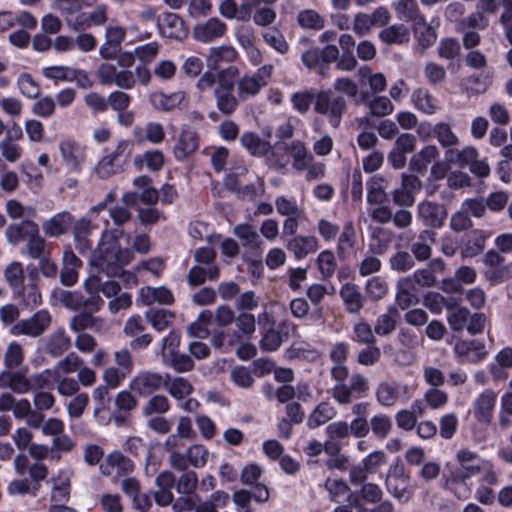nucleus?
<instances>
[{
  "label": "nucleus",
  "instance_id": "28",
  "mask_svg": "<svg viewBox=\"0 0 512 512\" xmlns=\"http://www.w3.org/2000/svg\"><path fill=\"white\" fill-rule=\"evenodd\" d=\"M418 241L411 245V255L414 260L419 262L427 261L432 255V243L436 241V233L431 229H425L420 232Z\"/></svg>",
  "mask_w": 512,
  "mask_h": 512
},
{
  "label": "nucleus",
  "instance_id": "47",
  "mask_svg": "<svg viewBox=\"0 0 512 512\" xmlns=\"http://www.w3.org/2000/svg\"><path fill=\"white\" fill-rule=\"evenodd\" d=\"M145 318L153 329L161 332L172 325L175 314L166 309L151 308L146 311Z\"/></svg>",
  "mask_w": 512,
  "mask_h": 512
},
{
  "label": "nucleus",
  "instance_id": "12",
  "mask_svg": "<svg viewBox=\"0 0 512 512\" xmlns=\"http://www.w3.org/2000/svg\"><path fill=\"white\" fill-rule=\"evenodd\" d=\"M198 134L192 128H183L173 147V154L178 161L189 159L198 149Z\"/></svg>",
  "mask_w": 512,
  "mask_h": 512
},
{
  "label": "nucleus",
  "instance_id": "56",
  "mask_svg": "<svg viewBox=\"0 0 512 512\" xmlns=\"http://www.w3.org/2000/svg\"><path fill=\"white\" fill-rule=\"evenodd\" d=\"M83 365V360L74 352L59 360L53 367V377H61L76 372Z\"/></svg>",
  "mask_w": 512,
  "mask_h": 512
},
{
  "label": "nucleus",
  "instance_id": "62",
  "mask_svg": "<svg viewBox=\"0 0 512 512\" xmlns=\"http://www.w3.org/2000/svg\"><path fill=\"white\" fill-rule=\"evenodd\" d=\"M435 138L442 148L455 147L459 144V137L452 130L450 124L438 122L435 124Z\"/></svg>",
  "mask_w": 512,
  "mask_h": 512
},
{
  "label": "nucleus",
  "instance_id": "1",
  "mask_svg": "<svg viewBox=\"0 0 512 512\" xmlns=\"http://www.w3.org/2000/svg\"><path fill=\"white\" fill-rule=\"evenodd\" d=\"M122 234V230L106 229L102 233L97 248L91 253L90 264L99 273H103L108 277L123 275L127 281L132 279L135 282V277L132 274L123 273L122 271V266L128 264L133 256L129 249L121 248L119 238Z\"/></svg>",
  "mask_w": 512,
  "mask_h": 512
},
{
  "label": "nucleus",
  "instance_id": "14",
  "mask_svg": "<svg viewBox=\"0 0 512 512\" xmlns=\"http://www.w3.org/2000/svg\"><path fill=\"white\" fill-rule=\"evenodd\" d=\"M62 160L67 168L80 171L85 161V148L75 140L67 139L59 144Z\"/></svg>",
  "mask_w": 512,
  "mask_h": 512
},
{
  "label": "nucleus",
  "instance_id": "13",
  "mask_svg": "<svg viewBox=\"0 0 512 512\" xmlns=\"http://www.w3.org/2000/svg\"><path fill=\"white\" fill-rule=\"evenodd\" d=\"M14 469L17 475L24 476L29 474L31 482L39 483L46 479L48 475V467L41 462H34L30 464L28 456L24 453H19L15 456Z\"/></svg>",
  "mask_w": 512,
  "mask_h": 512
},
{
  "label": "nucleus",
  "instance_id": "31",
  "mask_svg": "<svg viewBox=\"0 0 512 512\" xmlns=\"http://www.w3.org/2000/svg\"><path fill=\"white\" fill-rule=\"evenodd\" d=\"M454 352L457 356L465 357L471 362L481 361L488 353L484 343L477 340L457 341L454 346Z\"/></svg>",
  "mask_w": 512,
  "mask_h": 512
},
{
  "label": "nucleus",
  "instance_id": "8",
  "mask_svg": "<svg viewBox=\"0 0 512 512\" xmlns=\"http://www.w3.org/2000/svg\"><path fill=\"white\" fill-rule=\"evenodd\" d=\"M164 384V376L158 372L141 370L135 374L129 389L136 395L148 397L158 391Z\"/></svg>",
  "mask_w": 512,
  "mask_h": 512
},
{
  "label": "nucleus",
  "instance_id": "58",
  "mask_svg": "<svg viewBox=\"0 0 512 512\" xmlns=\"http://www.w3.org/2000/svg\"><path fill=\"white\" fill-rule=\"evenodd\" d=\"M411 98L415 107L423 113L432 115L436 112L435 100L427 89L418 88L413 92Z\"/></svg>",
  "mask_w": 512,
  "mask_h": 512
},
{
  "label": "nucleus",
  "instance_id": "25",
  "mask_svg": "<svg viewBox=\"0 0 512 512\" xmlns=\"http://www.w3.org/2000/svg\"><path fill=\"white\" fill-rule=\"evenodd\" d=\"M81 266L82 262L76 254L72 250H65L60 272L61 283L65 286L74 285L78 280V271Z\"/></svg>",
  "mask_w": 512,
  "mask_h": 512
},
{
  "label": "nucleus",
  "instance_id": "64",
  "mask_svg": "<svg viewBox=\"0 0 512 512\" xmlns=\"http://www.w3.org/2000/svg\"><path fill=\"white\" fill-rule=\"evenodd\" d=\"M240 142L252 155L261 156L271 150L268 142L263 141L254 133H245L241 136Z\"/></svg>",
  "mask_w": 512,
  "mask_h": 512
},
{
  "label": "nucleus",
  "instance_id": "42",
  "mask_svg": "<svg viewBox=\"0 0 512 512\" xmlns=\"http://www.w3.org/2000/svg\"><path fill=\"white\" fill-rule=\"evenodd\" d=\"M163 386L177 400L186 398L193 391V386L189 380L183 377H171L169 374L164 376Z\"/></svg>",
  "mask_w": 512,
  "mask_h": 512
},
{
  "label": "nucleus",
  "instance_id": "33",
  "mask_svg": "<svg viewBox=\"0 0 512 512\" xmlns=\"http://www.w3.org/2000/svg\"><path fill=\"white\" fill-rule=\"evenodd\" d=\"M287 249L297 259H302L318 249V240L314 236L298 235L288 240Z\"/></svg>",
  "mask_w": 512,
  "mask_h": 512
},
{
  "label": "nucleus",
  "instance_id": "2",
  "mask_svg": "<svg viewBox=\"0 0 512 512\" xmlns=\"http://www.w3.org/2000/svg\"><path fill=\"white\" fill-rule=\"evenodd\" d=\"M238 74V69L233 66L223 69L217 74V86L213 95L217 109L224 115H231L239 105L238 95H234L235 78Z\"/></svg>",
  "mask_w": 512,
  "mask_h": 512
},
{
  "label": "nucleus",
  "instance_id": "50",
  "mask_svg": "<svg viewBox=\"0 0 512 512\" xmlns=\"http://www.w3.org/2000/svg\"><path fill=\"white\" fill-rule=\"evenodd\" d=\"M286 151L293 158V167L302 171L307 167V163L311 162L313 156L310 155L303 142L296 140L286 145Z\"/></svg>",
  "mask_w": 512,
  "mask_h": 512
},
{
  "label": "nucleus",
  "instance_id": "34",
  "mask_svg": "<svg viewBox=\"0 0 512 512\" xmlns=\"http://www.w3.org/2000/svg\"><path fill=\"white\" fill-rule=\"evenodd\" d=\"M220 14L227 19H237L238 21H248L251 19L253 5L248 2L238 7L235 0H223L219 5Z\"/></svg>",
  "mask_w": 512,
  "mask_h": 512
},
{
  "label": "nucleus",
  "instance_id": "22",
  "mask_svg": "<svg viewBox=\"0 0 512 512\" xmlns=\"http://www.w3.org/2000/svg\"><path fill=\"white\" fill-rule=\"evenodd\" d=\"M26 371L27 369H21L14 372L5 370L1 372L0 387L9 388L13 392L18 394H25L31 391V385L29 384Z\"/></svg>",
  "mask_w": 512,
  "mask_h": 512
},
{
  "label": "nucleus",
  "instance_id": "23",
  "mask_svg": "<svg viewBox=\"0 0 512 512\" xmlns=\"http://www.w3.org/2000/svg\"><path fill=\"white\" fill-rule=\"evenodd\" d=\"M139 301L146 306L153 305L154 303L171 305L174 302V296L172 291L165 286H145L139 291Z\"/></svg>",
  "mask_w": 512,
  "mask_h": 512
},
{
  "label": "nucleus",
  "instance_id": "44",
  "mask_svg": "<svg viewBox=\"0 0 512 512\" xmlns=\"http://www.w3.org/2000/svg\"><path fill=\"white\" fill-rule=\"evenodd\" d=\"M439 156V150L435 145H427L415 153L409 162L410 169L423 173L428 165Z\"/></svg>",
  "mask_w": 512,
  "mask_h": 512
},
{
  "label": "nucleus",
  "instance_id": "57",
  "mask_svg": "<svg viewBox=\"0 0 512 512\" xmlns=\"http://www.w3.org/2000/svg\"><path fill=\"white\" fill-rule=\"evenodd\" d=\"M297 23L303 29L321 30L325 26V19L314 9H304L298 13Z\"/></svg>",
  "mask_w": 512,
  "mask_h": 512
},
{
  "label": "nucleus",
  "instance_id": "37",
  "mask_svg": "<svg viewBox=\"0 0 512 512\" xmlns=\"http://www.w3.org/2000/svg\"><path fill=\"white\" fill-rule=\"evenodd\" d=\"M185 99L183 91H176L171 94L155 92L150 96L151 105L160 111H170L179 107Z\"/></svg>",
  "mask_w": 512,
  "mask_h": 512
},
{
  "label": "nucleus",
  "instance_id": "4",
  "mask_svg": "<svg viewBox=\"0 0 512 512\" xmlns=\"http://www.w3.org/2000/svg\"><path fill=\"white\" fill-rule=\"evenodd\" d=\"M339 56V49L335 45H327L320 49L313 47L302 54V62L309 70L326 77L329 74L330 64Z\"/></svg>",
  "mask_w": 512,
  "mask_h": 512
},
{
  "label": "nucleus",
  "instance_id": "36",
  "mask_svg": "<svg viewBox=\"0 0 512 512\" xmlns=\"http://www.w3.org/2000/svg\"><path fill=\"white\" fill-rule=\"evenodd\" d=\"M396 304L402 310L409 308L416 297V287L412 284L410 278L401 277L396 283Z\"/></svg>",
  "mask_w": 512,
  "mask_h": 512
},
{
  "label": "nucleus",
  "instance_id": "38",
  "mask_svg": "<svg viewBox=\"0 0 512 512\" xmlns=\"http://www.w3.org/2000/svg\"><path fill=\"white\" fill-rule=\"evenodd\" d=\"M379 39L387 45H403L409 42L410 32L404 24H392L380 31Z\"/></svg>",
  "mask_w": 512,
  "mask_h": 512
},
{
  "label": "nucleus",
  "instance_id": "55",
  "mask_svg": "<svg viewBox=\"0 0 512 512\" xmlns=\"http://www.w3.org/2000/svg\"><path fill=\"white\" fill-rule=\"evenodd\" d=\"M388 264L394 272L407 273L415 267V260L408 251L399 250L389 257Z\"/></svg>",
  "mask_w": 512,
  "mask_h": 512
},
{
  "label": "nucleus",
  "instance_id": "46",
  "mask_svg": "<svg viewBox=\"0 0 512 512\" xmlns=\"http://www.w3.org/2000/svg\"><path fill=\"white\" fill-rule=\"evenodd\" d=\"M108 8L105 4L97 5L93 11L77 18L76 28L87 29L91 26H102L108 20Z\"/></svg>",
  "mask_w": 512,
  "mask_h": 512
},
{
  "label": "nucleus",
  "instance_id": "49",
  "mask_svg": "<svg viewBox=\"0 0 512 512\" xmlns=\"http://www.w3.org/2000/svg\"><path fill=\"white\" fill-rule=\"evenodd\" d=\"M486 244V236L483 231L475 230L473 231L463 247L461 248V256L462 258H473L478 256L485 249Z\"/></svg>",
  "mask_w": 512,
  "mask_h": 512
},
{
  "label": "nucleus",
  "instance_id": "19",
  "mask_svg": "<svg viewBox=\"0 0 512 512\" xmlns=\"http://www.w3.org/2000/svg\"><path fill=\"white\" fill-rule=\"evenodd\" d=\"M39 280V273L36 268H33L28 272L27 283H22L19 288L15 289L27 306L35 307L41 303V293L38 289Z\"/></svg>",
  "mask_w": 512,
  "mask_h": 512
},
{
  "label": "nucleus",
  "instance_id": "10",
  "mask_svg": "<svg viewBox=\"0 0 512 512\" xmlns=\"http://www.w3.org/2000/svg\"><path fill=\"white\" fill-rule=\"evenodd\" d=\"M446 207L437 202L423 200L417 205V216L426 227L438 229L441 228L447 218Z\"/></svg>",
  "mask_w": 512,
  "mask_h": 512
},
{
  "label": "nucleus",
  "instance_id": "40",
  "mask_svg": "<svg viewBox=\"0 0 512 512\" xmlns=\"http://www.w3.org/2000/svg\"><path fill=\"white\" fill-rule=\"evenodd\" d=\"M220 270L217 265L197 264L193 266L187 275L189 285L198 286L206 280H215L219 277Z\"/></svg>",
  "mask_w": 512,
  "mask_h": 512
},
{
  "label": "nucleus",
  "instance_id": "21",
  "mask_svg": "<svg viewBox=\"0 0 512 512\" xmlns=\"http://www.w3.org/2000/svg\"><path fill=\"white\" fill-rule=\"evenodd\" d=\"M234 235L239 239L242 247L254 253H260L264 242L254 226L251 224H238L233 229Z\"/></svg>",
  "mask_w": 512,
  "mask_h": 512
},
{
  "label": "nucleus",
  "instance_id": "15",
  "mask_svg": "<svg viewBox=\"0 0 512 512\" xmlns=\"http://www.w3.org/2000/svg\"><path fill=\"white\" fill-rule=\"evenodd\" d=\"M227 26L216 17L209 18L205 22L197 24L193 28L194 38L202 43H209L225 35Z\"/></svg>",
  "mask_w": 512,
  "mask_h": 512
},
{
  "label": "nucleus",
  "instance_id": "3",
  "mask_svg": "<svg viewBox=\"0 0 512 512\" xmlns=\"http://www.w3.org/2000/svg\"><path fill=\"white\" fill-rule=\"evenodd\" d=\"M346 110L347 103L342 96H335L330 90H320L316 93L314 111L326 116L332 127L337 128L340 125Z\"/></svg>",
  "mask_w": 512,
  "mask_h": 512
},
{
  "label": "nucleus",
  "instance_id": "39",
  "mask_svg": "<svg viewBox=\"0 0 512 512\" xmlns=\"http://www.w3.org/2000/svg\"><path fill=\"white\" fill-rule=\"evenodd\" d=\"M37 227V223L31 220H25L17 224L9 225L5 230V236L10 244L17 245L27 240Z\"/></svg>",
  "mask_w": 512,
  "mask_h": 512
},
{
  "label": "nucleus",
  "instance_id": "60",
  "mask_svg": "<svg viewBox=\"0 0 512 512\" xmlns=\"http://www.w3.org/2000/svg\"><path fill=\"white\" fill-rule=\"evenodd\" d=\"M356 232L351 221L346 222L338 238L337 253L340 258H345L346 254L354 248Z\"/></svg>",
  "mask_w": 512,
  "mask_h": 512
},
{
  "label": "nucleus",
  "instance_id": "7",
  "mask_svg": "<svg viewBox=\"0 0 512 512\" xmlns=\"http://www.w3.org/2000/svg\"><path fill=\"white\" fill-rule=\"evenodd\" d=\"M96 76L101 84H115L122 89H131L136 83L134 73L131 70H118L111 63L100 64L96 71Z\"/></svg>",
  "mask_w": 512,
  "mask_h": 512
},
{
  "label": "nucleus",
  "instance_id": "30",
  "mask_svg": "<svg viewBox=\"0 0 512 512\" xmlns=\"http://www.w3.org/2000/svg\"><path fill=\"white\" fill-rule=\"evenodd\" d=\"M157 23L161 33L168 38L182 39L187 34L183 20L175 13L164 14Z\"/></svg>",
  "mask_w": 512,
  "mask_h": 512
},
{
  "label": "nucleus",
  "instance_id": "54",
  "mask_svg": "<svg viewBox=\"0 0 512 512\" xmlns=\"http://www.w3.org/2000/svg\"><path fill=\"white\" fill-rule=\"evenodd\" d=\"M169 399L163 394L150 395L142 408L144 416L164 415L170 410Z\"/></svg>",
  "mask_w": 512,
  "mask_h": 512
},
{
  "label": "nucleus",
  "instance_id": "51",
  "mask_svg": "<svg viewBox=\"0 0 512 512\" xmlns=\"http://www.w3.org/2000/svg\"><path fill=\"white\" fill-rule=\"evenodd\" d=\"M335 414L336 411L330 404L321 402L309 415L307 426L310 429H315L334 418Z\"/></svg>",
  "mask_w": 512,
  "mask_h": 512
},
{
  "label": "nucleus",
  "instance_id": "53",
  "mask_svg": "<svg viewBox=\"0 0 512 512\" xmlns=\"http://www.w3.org/2000/svg\"><path fill=\"white\" fill-rule=\"evenodd\" d=\"M227 327H216L211 332L210 342L213 347L220 349L224 347L225 343L229 347H233L241 341V335L239 332H229Z\"/></svg>",
  "mask_w": 512,
  "mask_h": 512
},
{
  "label": "nucleus",
  "instance_id": "16",
  "mask_svg": "<svg viewBox=\"0 0 512 512\" xmlns=\"http://www.w3.org/2000/svg\"><path fill=\"white\" fill-rule=\"evenodd\" d=\"M121 491L129 497L135 508L146 512L151 507L149 497L142 492L140 481L135 477H126L120 483Z\"/></svg>",
  "mask_w": 512,
  "mask_h": 512
},
{
  "label": "nucleus",
  "instance_id": "18",
  "mask_svg": "<svg viewBox=\"0 0 512 512\" xmlns=\"http://www.w3.org/2000/svg\"><path fill=\"white\" fill-rule=\"evenodd\" d=\"M73 220L74 218L70 212H58L42 223V229L46 236L50 238H59L68 233Z\"/></svg>",
  "mask_w": 512,
  "mask_h": 512
},
{
  "label": "nucleus",
  "instance_id": "59",
  "mask_svg": "<svg viewBox=\"0 0 512 512\" xmlns=\"http://www.w3.org/2000/svg\"><path fill=\"white\" fill-rule=\"evenodd\" d=\"M86 288L92 292L101 291L106 297H116L120 292V285L113 281L102 282L99 276H92L86 282Z\"/></svg>",
  "mask_w": 512,
  "mask_h": 512
},
{
  "label": "nucleus",
  "instance_id": "17",
  "mask_svg": "<svg viewBox=\"0 0 512 512\" xmlns=\"http://www.w3.org/2000/svg\"><path fill=\"white\" fill-rule=\"evenodd\" d=\"M175 483L176 479L171 471L165 470L156 476L155 485L157 489L154 493V499L157 505L165 507L173 502L172 489Z\"/></svg>",
  "mask_w": 512,
  "mask_h": 512
},
{
  "label": "nucleus",
  "instance_id": "11",
  "mask_svg": "<svg viewBox=\"0 0 512 512\" xmlns=\"http://www.w3.org/2000/svg\"><path fill=\"white\" fill-rule=\"evenodd\" d=\"M126 37V30L119 25H109L105 29V41L102 43L99 54L102 58L115 59L120 52L121 44Z\"/></svg>",
  "mask_w": 512,
  "mask_h": 512
},
{
  "label": "nucleus",
  "instance_id": "29",
  "mask_svg": "<svg viewBox=\"0 0 512 512\" xmlns=\"http://www.w3.org/2000/svg\"><path fill=\"white\" fill-rule=\"evenodd\" d=\"M133 137L138 144L149 141L153 144L161 143L165 138V131L162 124L158 122H148L145 126H135Z\"/></svg>",
  "mask_w": 512,
  "mask_h": 512
},
{
  "label": "nucleus",
  "instance_id": "32",
  "mask_svg": "<svg viewBox=\"0 0 512 512\" xmlns=\"http://www.w3.org/2000/svg\"><path fill=\"white\" fill-rule=\"evenodd\" d=\"M235 84L239 100L246 101L256 96L267 82L262 77L245 75L239 78Z\"/></svg>",
  "mask_w": 512,
  "mask_h": 512
},
{
  "label": "nucleus",
  "instance_id": "48",
  "mask_svg": "<svg viewBox=\"0 0 512 512\" xmlns=\"http://www.w3.org/2000/svg\"><path fill=\"white\" fill-rule=\"evenodd\" d=\"M237 58L236 50L229 45L212 47L207 55V64L210 68H217L220 63H231Z\"/></svg>",
  "mask_w": 512,
  "mask_h": 512
},
{
  "label": "nucleus",
  "instance_id": "35",
  "mask_svg": "<svg viewBox=\"0 0 512 512\" xmlns=\"http://www.w3.org/2000/svg\"><path fill=\"white\" fill-rule=\"evenodd\" d=\"M497 394L493 390H485L475 400L474 409L478 420L489 422L495 407Z\"/></svg>",
  "mask_w": 512,
  "mask_h": 512
},
{
  "label": "nucleus",
  "instance_id": "20",
  "mask_svg": "<svg viewBox=\"0 0 512 512\" xmlns=\"http://www.w3.org/2000/svg\"><path fill=\"white\" fill-rule=\"evenodd\" d=\"M339 295L349 314H358L364 307L365 297L359 286L354 283L344 284L340 288Z\"/></svg>",
  "mask_w": 512,
  "mask_h": 512
},
{
  "label": "nucleus",
  "instance_id": "5",
  "mask_svg": "<svg viewBox=\"0 0 512 512\" xmlns=\"http://www.w3.org/2000/svg\"><path fill=\"white\" fill-rule=\"evenodd\" d=\"M368 391V379L360 373H354L350 377L348 384L335 385L332 388V396L339 404L348 405L354 399L366 397Z\"/></svg>",
  "mask_w": 512,
  "mask_h": 512
},
{
  "label": "nucleus",
  "instance_id": "6",
  "mask_svg": "<svg viewBox=\"0 0 512 512\" xmlns=\"http://www.w3.org/2000/svg\"><path fill=\"white\" fill-rule=\"evenodd\" d=\"M51 324V315L46 310L37 311L30 318L21 320L10 328L14 336L25 335L38 337L42 335Z\"/></svg>",
  "mask_w": 512,
  "mask_h": 512
},
{
  "label": "nucleus",
  "instance_id": "52",
  "mask_svg": "<svg viewBox=\"0 0 512 512\" xmlns=\"http://www.w3.org/2000/svg\"><path fill=\"white\" fill-rule=\"evenodd\" d=\"M165 365L171 367L178 373L191 371L194 367V362L189 355L177 352L165 353L162 358Z\"/></svg>",
  "mask_w": 512,
  "mask_h": 512
},
{
  "label": "nucleus",
  "instance_id": "45",
  "mask_svg": "<svg viewBox=\"0 0 512 512\" xmlns=\"http://www.w3.org/2000/svg\"><path fill=\"white\" fill-rule=\"evenodd\" d=\"M375 397L381 406L392 407L399 400V387L388 381H382L376 387Z\"/></svg>",
  "mask_w": 512,
  "mask_h": 512
},
{
  "label": "nucleus",
  "instance_id": "26",
  "mask_svg": "<svg viewBox=\"0 0 512 512\" xmlns=\"http://www.w3.org/2000/svg\"><path fill=\"white\" fill-rule=\"evenodd\" d=\"M413 32L421 53L437 40L436 29L426 21L424 16L413 22Z\"/></svg>",
  "mask_w": 512,
  "mask_h": 512
},
{
  "label": "nucleus",
  "instance_id": "27",
  "mask_svg": "<svg viewBox=\"0 0 512 512\" xmlns=\"http://www.w3.org/2000/svg\"><path fill=\"white\" fill-rule=\"evenodd\" d=\"M71 346V339L66 334L63 328H58L56 331L47 336L45 340V353L58 358L69 350Z\"/></svg>",
  "mask_w": 512,
  "mask_h": 512
},
{
  "label": "nucleus",
  "instance_id": "61",
  "mask_svg": "<svg viewBox=\"0 0 512 512\" xmlns=\"http://www.w3.org/2000/svg\"><path fill=\"white\" fill-rule=\"evenodd\" d=\"M396 315V308L390 307L386 313L378 316L374 325V332L379 336L390 335L396 329Z\"/></svg>",
  "mask_w": 512,
  "mask_h": 512
},
{
  "label": "nucleus",
  "instance_id": "43",
  "mask_svg": "<svg viewBox=\"0 0 512 512\" xmlns=\"http://www.w3.org/2000/svg\"><path fill=\"white\" fill-rule=\"evenodd\" d=\"M475 157H478V151L473 146H465L462 149L455 147H449L445 149V160L450 165H458L459 167H465Z\"/></svg>",
  "mask_w": 512,
  "mask_h": 512
},
{
  "label": "nucleus",
  "instance_id": "9",
  "mask_svg": "<svg viewBox=\"0 0 512 512\" xmlns=\"http://www.w3.org/2000/svg\"><path fill=\"white\" fill-rule=\"evenodd\" d=\"M386 486L388 491L402 502H407L412 496L409 477L405 474L404 466L401 464L390 467L386 477Z\"/></svg>",
  "mask_w": 512,
  "mask_h": 512
},
{
  "label": "nucleus",
  "instance_id": "63",
  "mask_svg": "<svg viewBox=\"0 0 512 512\" xmlns=\"http://www.w3.org/2000/svg\"><path fill=\"white\" fill-rule=\"evenodd\" d=\"M102 320L94 317L91 312H80L74 315L70 321V329L80 333L86 329H97Z\"/></svg>",
  "mask_w": 512,
  "mask_h": 512
},
{
  "label": "nucleus",
  "instance_id": "41",
  "mask_svg": "<svg viewBox=\"0 0 512 512\" xmlns=\"http://www.w3.org/2000/svg\"><path fill=\"white\" fill-rule=\"evenodd\" d=\"M53 483L51 501L60 503L67 501L70 494L71 477L68 471L61 470L51 479Z\"/></svg>",
  "mask_w": 512,
  "mask_h": 512
},
{
  "label": "nucleus",
  "instance_id": "24",
  "mask_svg": "<svg viewBox=\"0 0 512 512\" xmlns=\"http://www.w3.org/2000/svg\"><path fill=\"white\" fill-rule=\"evenodd\" d=\"M456 458L459 468L454 473L468 478L479 475L480 467L482 463H485L476 453L468 449H460L456 454Z\"/></svg>",
  "mask_w": 512,
  "mask_h": 512
}]
</instances>
